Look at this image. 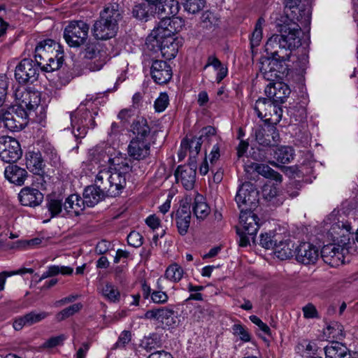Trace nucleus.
I'll use <instances>...</instances> for the list:
<instances>
[{
  "mask_svg": "<svg viewBox=\"0 0 358 358\" xmlns=\"http://www.w3.org/2000/svg\"><path fill=\"white\" fill-rule=\"evenodd\" d=\"M184 26V21L178 17H164L146 38V46L150 50L161 52L162 56L169 60L173 59L178 51L180 41L175 37Z\"/></svg>",
  "mask_w": 358,
  "mask_h": 358,
  "instance_id": "obj_1",
  "label": "nucleus"
},
{
  "mask_svg": "<svg viewBox=\"0 0 358 358\" xmlns=\"http://www.w3.org/2000/svg\"><path fill=\"white\" fill-rule=\"evenodd\" d=\"M63 50L53 40L41 42L35 48V61L41 69L50 72L58 69L63 63Z\"/></svg>",
  "mask_w": 358,
  "mask_h": 358,
  "instance_id": "obj_2",
  "label": "nucleus"
},
{
  "mask_svg": "<svg viewBox=\"0 0 358 358\" xmlns=\"http://www.w3.org/2000/svg\"><path fill=\"white\" fill-rule=\"evenodd\" d=\"M27 111L16 106L0 110V124L11 131L22 129L27 124Z\"/></svg>",
  "mask_w": 358,
  "mask_h": 358,
  "instance_id": "obj_3",
  "label": "nucleus"
},
{
  "mask_svg": "<svg viewBox=\"0 0 358 358\" xmlns=\"http://www.w3.org/2000/svg\"><path fill=\"white\" fill-rule=\"evenodd\" d=\"M280 105L269 98H261L256 101L254 109L260 119L276 124L280 121L282 115Z\"/></svg>",
  "mask_w": 358,
  "mask_h": 358,
  "instance_id": "obj_4",
  "label": "nucleus"
},
{
  "mask_svg": "<svg viewBox=\"0 0 358 358\" xmlns=\"http://www.w3.org/2000/svg\"><path fill=\"white\" fill-rule=\"evenodd\" d=\"M89 25L83 21L71 22L64 29V37L71 47L83 45L87 38Z\"/></svg>",
  "mask_w": 358,
  "mask_h": 358,
  "instance_id": "obj_5",
  "label": "nucleus"
},
{
  "mask_svg": "<svg viewBox=\"0 0 358 358\" xmlns=\"http://www.w3.org/2000/svg\"><path fill=\"white\" fill-rule=\"evenodd\" d=\"M279 36H282L283 44L291 52L301 45V28L297 22H287L280 25Z\"/></svg>",
  "mask_w": 358,
  "mask_h": 358,
  "instance_id": "obj_6",
  "label": "nucleus"
},
{
  "mask_svg": "<svg viewBox=\"0 0 358 358\" xmlns=\"http://www.w3.org/2000/svg\"><path fill=\"white\" fill-rule=\"evenodd\" d=\"M235 200L241 210H252L258 203V192L252 183L245 182L237 192Z\"/></svg>",
  "mask_w": 358,
  "mask_h": 358,
  "instance_id": "obj_7",
  "label": "nucleus"
},
{
  "mask_svg": "<svg viewBox=\"0 0 358 358\" xmlns=\"http://www.w3.org/2000/svg\"><path fill=\"white\" fill-rule=\"evenodd\" d=\"M252 136L263 147L275 146L280 139L278 131L272 125L256 124L252 129Z\"/></svg>",
  "mask_w": 358,
  "mask_h": 358,
  "instance_id": "obj_8",
  "label": "nucleus"
},
{
  "mask_svg": "<svg viewBox=\"0 0 358 358\" xmlns=\"http://www.w3.org/2000/svg\"><path fill=\"white\" fill-rule=\"evenodd\" d=\"M22 155L19 142L7 136L0 137V158L7 163L15 162Z\"/></svg>",
  "mask_w": 358,
  "mask_h": 358,
  "instance_id": "obj_9",
  "label": "nucleus"
},
{
  "mask_svg": "<svg viewBox=\"0 0 358 358\" xmlns=\"http://www.w3.org/2000/svg\"><path fill=\"white\" fill-rule=\"evenodd\" d=\"M38 66L31 59H22L15 68V79L22 84L34 83L38 75Z\"/></svg>",
  "mask_w": 358,
  "mask_h": 358,
  "instance_id": "obj_10",
  "label": "nucleus"
},
{
  "mask_svg": "<svg viewBox=\"0 0 358 358\" xmlns=\"http://www.w3.org/2000/svg\"><path fill=\"white\" fill-rule=\"evenodd\" d=\"M265 51L272 59H278L280 62L289 61L291 53L283 44L282 36L274 34L270 37L266 45Z\"/></svg>",
  "mask_w": 358,
  "mask_h": 358,
  "instance_id": "obj_11",
  "label": "nucleus"
},
{
  "mask_svg": "<svg viewBox=\"0 0 358 358\" xmlns=\"http://www.w3.org/2000/svg\"><path fill=\"white\" fill-rule=\"evenodd\" d=\"M15 99L17 107H20L24 110H32L36 108L41 101L40 94L38 92L27 90L25 88H19L16 90Z\"/></svg>",
  "mask_w": 358,
  "mask_h": 358,
  "instance_id": "obj_12",
  "label": "nucleus"
},
{
  "mask_svg": "<svg viewBox=\"0 0 358 358\" xmlns=\"http://www.w3.org/2000/svg\"><path fill=\"white\" fill-rule=\"evenodd\" d=\"M196 162L192 161L188 164L179 166L175 171L178 182H181L186 189H192L196 180Z\"/></svg>",
  "mask_w": 358,
  "mask_h": 358,
  "instance_id": "obj_13",
  "label": "nucleus"
},
{
  "mask_svg": "<svg viewBox=\"0 0 358 358\" xmlns=\"http://www.w3.org/2000/svg\"><path fill=\"white\" fill-rule=\"evenodd\" d=\"M347 248L337 247L335 243L328 244L321 250V257L323 261L332 267H336L344 263V254Z\"/></svg>",
  "mask_w": 358,
  "mask_h": 358,
  "instance_id": "obj_14",
  "label": "nucleus"
},
{
  "mask_svg": "<svg viewBox=\"0 0 358 358\" xmlns=\"http://www.w3.org/2000/svg\"><path fill=\"white\" fill-rule=\"evenodd\" d=\"M150 75L157 84H166L172 78V69L166 62L156 59L152 62L150 67Z\"/></svg>",
  "mask_w": 358,
  "mask_h": 358,
  "instance_id": "obj_15",
  "label": "nucleus"
},
{
  "mask_svg": "<svg viewBox=\"0 0 358 358\" xmlns=\"http://www.w3.org/2000/svg\"><path fill=\"white\" fill-rule=\"evenodd\" d=\"M296 259L305 265L313 264L319 257L318 249L316 246L307 242H303L295 249Z\"/></svg>",
  "mask_w": 358,
  "mask_h": 358,
  "instance_id": "obj_16",
  "label": "nucleus"
},
{
  "mask_svg": "<svg viewBox=\"0 0 358 358\" xmlns=\"http://www.w3.org/2000/svg\"><path fill=\"white\" fill-rule=\"evenodd\" d=\"M290 92L289 86L282 82L270 83L265 89V93L268 98L274 101L277 104L284 103Z\"/></svg>",
  "mask_w": 358,
  "mask_h": 358,
  "instance_id": "obj_17",
  "label": "nucleus"
},
{
  "mask_svg": "<svg viewBox=\"0 0 358 358\" xmlns=\"http://www.w3.org/2000/svg\"><path fill=\"white\" fill-rule=\"evenodd\" d=\"M111 151H113V150L111 148L108 149L106 151V156L103 157V158L107 159V162L110 164V167L108 169L120 172L126 176V173H129L131 170L129 160L123 157L121 153L114 152L112 154ZM103 160L105 161V159H103Z\"/></svg>",
  "mask_w": 358,
  "mask_h": 358,
  "instance_id": "obj_18",
  "label": "nucleus"
},
{
  "mask_svg": "<svg viewBox=\"0 0 358 358\" xmlns=\"http://www.w3.org/2000/svg\"><path fill=\"white\" fill-rule=\"evenodd\" d=\"M111 151H113V150L111 148L108 149L106 151V156L103 157V158L107 159V162L110 164V167L108 169L120 172L126 176V173H129L131 170L129 160L123 157L121 153L114 152L112 154ZM103 160L105 161V159H103Z\"/></svg>",
  "mask_w": 358,
  "mask_h": 358,
  "instance_id": "obj_19",
  "label": "nucleus"
},
{
  "mask_svg": "<svg viewBox=\"0 0 358 358\" xmlns=\"http://www.w3.org/2000/svg\"><path fill=\"white\" fill-rule=\"evenodd\" d=\"M111 151H113V150L111 148L108 149L106 151V156L103 157V158L107 159V162L110 164V167L108 169L120 172L126 176V173H129L131 170L129 160L123 157L121 153L114 152L112 154ZM103 160L105 161V159H103Z\"/></svg>",
  "mask_w": 358,
  "mask_h": 358,
  "instance_id": "obj_20",
  "label": "nucleus"
},
{
  "mask_svg": "<svg viewBox=\"0 0 358 358\" xmlns=\"http://www.w3.org/2000/svg\"><path fill=\"white\" fill-rule=\"evenodd\" d=\"M294 3L295 5H293L292 2H288L286 6L287 16L291 18L289 22H295L294 20H296L300 22L301 26L308 25L311 15L310 8L297 6L296 1Z\"/></svg>",
  "mask_w": 358,
  "mask_h": 358,
  "instance_id": "obj_21",
  "label": "nucleus"
},
{
  "mask_svg": "<svg viewBox=\"0 0 358 358\" xmlns=\"http://www.w3.org/2000/svg\"><path fill=\"white\" fill-rule=\"evenodd\" d=\"M118 27L103 19L99 18L94 24L92 32L94 36L100 40H107L115 36Z\"/></svg>",
  "mask_w": 358,
  "mask_h": 358,
  "instance_id": "obj_22",
  "label": "nucleus"
},
{
  "mask_svg": "<svg viewBox=\"0 0 358 358\" xmlns=\"http://www.w3.org/2000/svg\"><path fill=\"white\" fill-rule=\"evenodd\" d=\"M22 205L35 207L40 205L43 200V194L37 189L24 187L18 194Z\"/></svg>",
  "mask_w": 358,
  "mask_h": 358,
  "instance_id": "obj_23",
  "label": "nucleus"
},
{
  "mask_svg": "<svg viewBox=\"0 0 358 358\" xmlns=\"http://www.w3.org/2000/svg\"><path fill=\"white\" fill-rule=\"evenodd\" d=\"M129 155L134 159L141 160L150 154V143L148 139L133 138L128 146Z\"/></svg>",
  "mask_w": 358,
  "mask_h": 358,
  "instance_id": "obj_24",
  "label": "nucleus"
},
{
  "mask_svg": "<svg viewBox=\"0 0 358 358\" xmlns=\"http://www.w3.org/2000/svg\"><path fill=\"white\" fill-rule=\"evenodd\" d=\"M240 222L243 225L244 233L249 236L256 235L259 227V218L251 210H241Z\"/></svg>",
  "mask_w": 358,
  "mask_h": 358,
  "instance_id": "obj_25",
  "label": "nucleus"
},
{
  "mask_svg": "<svg viewBox=\"0 0 358 358\" xmlns=\"http://www.w3.org/2000/svg\"><path fill=\"white\" fill-rule=\"evenodd\" d=\"M176 225L180 235H185L189 227L191 220L190 206L188 203L181 205L176 213Z\"/></svg>",
  "mask_w": 358,
  "mask_h": 358,
  "instance_id": "obj_26",
  "label": "nucleus"
},
{
  "mask_svg": "<svg viewBox=\"0 0 358 358\" xmlns=\"http://www.w3.org/2000/svg\"><path fill=\"white\" fill-rule=\"evenodd\" d=\"M174 311L173 309L163 307L159 308H153L148 310L144 317L150 320H155L167 325H171L173 320Z\"/></svg>",
  "mask_w": 358,
  "mask_h": 358,
  "instance_id": "obj_27",
  "label": "nucleus"
},
{
  "mask_svg": "<svg viewBox=\"0 0 358 358\" xmlns=\"http://www.w3.org/2000/svg\"><path fill=\"white\" fill-rule=\"evenodd\" d=\"M5 178L11 183L21 186L24 183L28 173L24 169L17 165H9L4 171Z\"/></svg>",
  "mask_w": 358,
  "mask_h": 358,
  "instance_id": "obj_28",
  "label": "nucleus"
},
{
  "mask_svg": "<svg viewBox=\"0 0 358 358\" xmlns=\"http://www.w3.org/2000/svg\"><path fill=\"white\" fill-rule=\"evenodd\" d=\"M85 203L78 194L69 196L64 203V210L67 215L78 216L83 210Z\"/></svg>",
  "mask_w": 358,
  "mask_h": 358,
  "instance_id": "obj_29",
  "label": "nucleus"
},
{
  "mask_svg": "<svg viewBox=\"0 0 358 358\" xmlns=\"http://www.w3.org/2000/svg\"><path fill=\"white\" fill-rule=\"evenodd\" d=\"M106 196L105 194L97 185L94 183V185L87 186L83 192V200L87 206L92 207L97 204L100 201L103 199Z\"/></svg>",
  "mask_w": 358,
  "mask_h": 358,
  "instance_id": "obj_30",
  "label": "nucleus"
},
{
  "mask_svg": "<svg viewBox=\"0 0 358 358\" xmlns=\"http://www.w3.org/2000/svg\"><path fill=\"white\" fill-rule=\"evenodd\" d=\"M100 18L113 23L116 27L122 19V10L120 6L117 3H110L105 7L100 13Z\"/></svg>",
  "mask_w": 358,
  "mask_h": 358,
  "instance_id": "obj_31",
  "label": "nucleus"
},
{
  "mask_svg": "<svg viewBox=\"0 0 358 358\" xmlns=\"http://www.w3.org/2000/svg\"><path fill=\"white\" fill-rule=\"evenodd\" d=\"M44 166L43 159L39 152H29L26 154V166L34 174L40 175Z\"/></svg>",
  "mask_w": 358,
  "mask_h": 358,
  "instance_id": "obj_32",
  "label": "nucleus"
},
{
  "mask_svg": "<svg viewBox=\"0 0 358 358\" xmlns=\"http://www.w3.org/2000/svg\"><path fill=\"white\" fill-rule=\"evenodd\" d=\"M326 358H350V353L345 345L339 342H333L324 348Z\"/></svg>",
  "mask_w": 358,
  "mask_h": 358,
  "instance_id": "obj_33",
  "label": "nucleus"
},
{
  "mask_svg": "<svg viewBox=\"0 0 358 358\" xmlns=\"http://www.w3.org/2000/svg\"><path fill=\"white\" fill-rule=\"evenodd\" d=\"M248 167L255 171L257 173L262 175L264 178L274 180L278 182H282V176L269 167L267 164L252 162L248 166Z\"/></svg>",
  "mask_w": 358,
  "mask_h": 358,
  "instance_id": "obj_34",
  "label": "nucleus"
},
{
  "mask_svg": "<svg viewBox=\"0 0 358 358\" xmlns=\"http://www.w3.org/2000/svg\"><path fill=\"white\" fill-rule=\"evenodd\" d=\"M94 183L105 194L111 196V180L110 178V170L101 169L96 176Z\"/></svg>",
  "mask_w": 358,
  "mask_h": 358,
  "instance_id": "obj_35",
  "label": "nucleus"
},
{
  "mask_svg": "<svg viewBox=\"0 0 358 358\" xmlns=\"http://www.w3.org/2000/svg\"><path fill=\"white\" fill-rule=\"evenodd\" d=\"M110 178L111 180V196H118L126 186V176L118 171L110 170Z\"/></svg>",
  "mask_w": 358,
  "mask_h": 358,
  "instance_id": "obj_36",
  "label": "nucleus"
},
{
  "mask_svg": "<svg viewBox=\"0 0 358 358\" xmlns=\"http://www.w3.org/2000/svg\"><path fill=\"white\" fill-rule=\"evenodd\" d=\"M293 248L294 244L292 241H286L283 242L279 239L273 249V251L277 258L280 260H285L293 256Z\"/></svg>",
  "mask_w": 358,
  "mask_h": 358,
  "instance_id": "obj_37",
  "label": "nucleus"
},
{
  "mask_svg": "<svg viewBox=\"0 0 358 358\" xmlns=\"http://www.w3.org/2000/svg\"><path fill=\"white\" fill-rule=\"evenodd\" d=\"M131 131L136 135V139H147L150 134V129L147 120L141 117H137L131 125Z\"/></svg>",
  "mask_w": 358,
  "mask_h": 358,
  "instance_id": "obj_38",
  "label": "nucleus"
},
{
  "mask_svg": "<svg viewBox=\"0 0 358 358\" xmlns=\"http://www.w3.org/2000/svg\"><path fill=\"white\" fill-rule=\"evenodd\" d=\"M193 212L197 219L204 220L210 213V208L206 203L204 198L198 194L194 198Z\"/></svg>",
  "mask_w": 358,
  "mask_h": 358,
  "instance_id": "obj_39",
  "label": "nucleus"
},
{
  "mask_svg": "<svg viewBox=\"0 0 358 358\" xmlns=\"http://www.w3.org/2000/svg\"><path fill=\"white\" fill-rule=\"evenodd\" d=\"M80 112H76L71 115V125L73 128V134L77 138H83L87 134V123H85L80 118Z\"/></svg>",
  "mask_w": 358,
  "mask_h": 358,
  "instance_id": "obj_40",
  "label": "nucleus"
},
{
  "mask_svg": "<svg viewBox=\"0 0 358 358\" xmlns=\"http://www.w3.org/2000/svg\"><path fill=\"white\" fill-rule=\"evenodd\" d=\"M202 137H194L189 141L187 139L182 140L181 147L182 149L188 150L189 152V158H195L201 150V145L203 143Z\"/></svg>",
  "mask_w": 358,
  "mask_h": 358,
  "instance_id": "obj_41",
  "label": "nucleus"
},
{
  "mask_svg": "<svg viewBox=\"0 0 358 358\" xmlns=\"http://www.w3.org/2000/svg\"><path fill=\"white\" fill-rule=\"evenodd\" d=\"M274 157L281 164H287L294 158V150L289 146H281L274 152Z\"/></svg>",
  "mask_w": 358,
  "mask_h": 358,
  "instance_id": "obj_42",
  "label": "nucleus"
},
{
  "mask_svg": "<svg viewBox=\"0 0 358 358\" xmlns=\"http://www.w3.org/2000/svg\"><path fill=\"white\" fill-rule=\"evenodd\" d=\"M73 268L69 266H59L56 265L50 266L48 268L46 271L43 272L39 280L41 281L47 278L55 276L59 273L62 275H71L73 273Z\"/></svg>",
  "mask_w": 358,
  "mask_h": 358,
  "instance_id": "obj_43",
  "label": "nucleus"
},
{
  "mask_svg": "<svg viewBox=\"0 0 358 358\" xmlns=\"http://www.w3.org/2000/svg\"><path fill=\"white\" fill-rule=\"evenodd\" d=\"M157 7L166 15H175L178 11V3L176 0H160Z\"/></svg>",
  "mask_w": 358,
  "mask_h": 358,
  "instance_id": "obj_44",
  "label": "nucleus"
},
{
  "mask_svg": "<svg viewBox=\"0 0 358 358\" xmlns=\"http://www.w3.org/2000/svg\"><path fill=\"white\" fill-rule=\"evenodd\" d=\"M264 22L265 20L262 17L257 20L255 29L250 38V43L252 48L257 47L260 44V42L262 39V29Z\"/></svg>",
  "mask_w": 358,
  "mask_h": 358,
  "instance_id": "obj_45",
  "label": "nucleus"
},
{
  "mask_svg": "<svg viewBox=\"0 0 358 358\" xmlns=\"http://www.w3.org/2000/svg\"><path fill=\"white\" fill-rule=\"evenodd\" d=\"M103 296L109 301L116 303L120 301V293L118 289L111 283H106L102 289Z\"/></svg>",
  "mask_w": 358,
  "mask_h": 358,
  "instance_id": "obj_46",
  "label": "nucleus"
},
{
  "mask_svg": "<svg viewBox=\"0 0 358 358\" xmlns=\"http://www.w3.org/2000/svg\"><path fill=\"white\" fill-rule=\"evenodd\" d=\"M47 208L51 217H55L62 212L64 203L62 200L58 198L51 197L48 199Z\"/></svg>",
  "mask_w": 358,
  "mask_h": 358,
  "instance_id": "obj_47",
  "label": "nucleus"
},
{
  "mask_svg": "<svg viewBox=\"0 0 358 358\" xmlns=\"http://www.w3.org/2000/svg\"><path fill=\"white\" fill-rule=\"evenodd\" d=\"M183 275V269L177 264L170 265L166 270L164 276L173 281L178 282Z\"/></svg>",
  "mask_w": 358,
  "mask_h": 358,
  "instance_id": "obj_48",
  "label": "nucleus"
},
{
  "mask_svg": "<svg viewBox=\"0 0 358 358\" xmlns=\"http://www.w3.org/2000/svg\"><path fill=\"white\" fill-rule=\"evenodd\" d=\"M82 308L83 304L81 303H74L59 312L56 315V318L58 321H62L79 312Z\"/></svg>",
  "mask_w": 358,
  "mask_h": 358,
  "instance_id": "obj_49",
  "label": "nucleus"
},
{
  "mask_svg": "<svg viewBox=\"0 0 358 358\" xmlns=\"http://www.w3.org/2000/svg\"><path fill=\"white\" fill-rule=\"evenodd\" d=\"M234 336L238 337L243 342H249L251 339L248 329L241 324H234L231 327Z\"/></svg>",
  "mask_w": 358,
  "mask_h": 358,
  "instance_id": "obj_50",
  "label": "nucleus"
},
{
  "mask_svg": "<svg viewBox=\"0 0 358 358\" xmlns=\"http://www.w3.org/2000/svg\"><path fill=\"white\" fill-rule=\"evenodd\" d=\"M279 236L278 235H273L271 236L269 234H262L260 236V245L267 249H274L276 243L279 241Z\"/></svg>",
  "mask_w": 358,
  "mask_h": 358,
  "instance_id": "obj_51",
  "label": "nucleus"
},
{
  "mask_svg": "<svg viewBox=\"0 0 358 358\" xmlns=\"http://www.w3.org/2000/svg\"><path fill=\"white\" fill-rule=\"evenodd\" d=\"M205 3V0H185L184 7L189 13L195 14L203 8Z\"/></svg>",
  "mask_w": 358,
  "mask_h": 358,
  "instance_id": "obj_52",
  "label": "nucleus"
},
{
  "mask_svg": "<svg viewBox=\"0 0 358 358\" xmlns=\"http://www.w3.org/2000/svg\"><path fill=\"white\" fill-rule=\"evenodd\" d=\"M149 6L144 3L136 4L132 10L133 16L138 20H147L148 17Z\"/></svg>",
  "mask_w": 358,
  "mask_h": 358,
  "instance_id": "obj_53",
  "label": "nucleus"
},
{
  "mask_svg": "<svg viewBox=\"0 0 358 358\" xmlns=\"http://www.w3.org/2000/svg\"><path fill=\"white\" fill-rule=\"evenodd\" d=\"M327 334L334 338L341 339L344 337L343 327L336 322H332L327 327Z\"/></svg>",
  "mask_w": 358,
  "mask_h": 358,
  "instance_id": "obj_54",
  "label": "nucleus"
},
{
  "mask_svg": "<svg viewBox=\"0 0 358 358\" xmlns=\"http://www.w3.org/2000/svg\"><path fill=\"white\" fill-rule=\"evenodd\" d=\"M99 44H89L85 49V57L88 59H94L102 55V54H106V52L99 49Z\"/></svg>",
  "mask_w": 358,
  "mask_h": 358,
  "instance_id": "obj_55",
  "label": "nucleus"
},
{
  "mask_svg": "<svg viewBox=\"0 0 358 358\" xmlns=\"http://www.w3.org/2000/svg\"><path fill=\"white\" fill-rule=\"evenodd\" d=\"M106 62L107 54H102V55H99V57L96 59H90V62L87 64V66L91 71H96L101 69Z\"/></svg>",
  "mask_w": 358,
  "mask_h": 358,
  "instance_id": "obj_56",
  "label": "nucleus"
},
{
  "mask_svg": "<svg viewBox=\"0 0 358 358\" xmlns=\"http://www.w3.org/2000/svg\"><path fill=\"white\" fill-rule=\"evenodd\" d=\"M25 315L27 320L28 327H29L46 318L48 316V313L43 311L39 313L31 311L25 314Z\"/></svg>",
  "mask_w": 358,
  "mask_h": 358,
  "instance_id": "obj_57",
  "label": "nucleus"
},
{
  "mask_svg": "<svg viewBox=\"0 0 358 358\" xmlns=\"http://www.w3.org/2000/svg\"><path fill=\"white\" fill-rule=\"evenodd\" d=\"M169 96L166 93H161L155 102V108L157 112L164 111L169 104Z\"/></svg>",
  "mask_w": 358,
  "mask_h": 358,
  "instance_id": "obj_58",
  "label": "nucleus"
},
{
  "mask_svg": "<svg viewBox=\"0 0 358 358\" xmlns=\"http://www.w3.org/2000/svg\"><path fill=\"white\" fill-rule=\"evenodd\" d=\"M143 236L137 231H131L127 236V243L134 248L140 247L143 243Z\"/></svg>",
  "mask_w": 358,
  "mask_h": 358,
  "instance_id": "obj_59",
  "label": "nucleus"
},
{
  "mask_svg": "<svg viewBox=\"0 0 358 358\" xmlns=\"http://www.w3.org/2000/svg\"><path fill=\"white\" fill-rule=\"evenodd\" d=\"M303 316L306 319L319 318L318 312L315 306L309 303L302 308Z\"/></svg>",
  "mask_w": 358,
  "mask_h": 358,
  "instance_id": "obj_60",
  "label": "nucleus"
},
{
  "mask_svg": "<svg viewBox=\"0 0 358 358\" xmlns=\"http://www.w3.org/2000/svg\"><path fill=\"white\" fill-rule=\"evenodd\" d=\"M112 248L111 243L103 239L98 242L95 248V252L97 255H103L112 249Z\"/></svg>",
  "mask_w": 358,
  "mask_h": 358,
  "instance_id": "obj_61",
  "label": "nucleus"
},
{
  "mask_svg": "<svg viewBox=\"0 0 358 358\" xmlns=\"http://www.w3.org/2000/svg\"><path fill=\"white\" fill-rule=\"evenodd\" d=\"M43 239L40 238H35L30 240L20 241L17 242V247L22 248H33L41 244Z\"/></svg>",
  "mask_w": 358,
  "mask_h": 358,
  "instance_id": "obj_62",
  "label": "nucleus"
},
{
  "mask_svg": "<svg viewBox=\"0 0 358 358\" xmlns=\"http://www.w3.org/2000/svg\"><path fill=\"white\" fill-rule=\"evenodd\" d=\"M260 71L262 73L264 78L267 80L273 81L275 79L280 77L278 71H273L271 72L266 71V64L264 62L261 63L259 67Z\"/></svg>",
  "mask_w": 358,
  "mask_h": 358,
  "instance_id": "obj_63",
  "label": "nucleus"
},
{
  "mask_svg": "<svg viewBox=\"0 0 358 358\" xmlns=\"http://www.w3.org/2000/svg\"><path fill=\"white\" fill-rule=\"evenodd\" d=\"M131 338V332L129 331H124L119 336L118 341L115 343L116 348H123L126 344L129 343Z\"/></svg>",
  "mask_w": 358,
  "mask_h": 358,
  "instance_id": "obj_64",
  "label": "nucleus"
}]
</instances>
